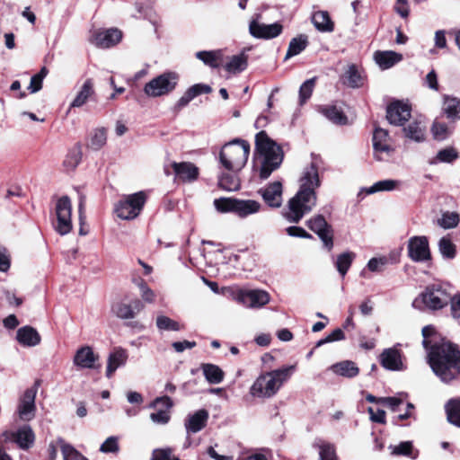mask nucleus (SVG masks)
Wrapping results in <instances>:
<instances>
[{"mask_svg": "<svg viewBox=\"0 0 460 460\" xmlns=\"http://www.w3.org/2000/svg\"><path fill=\"white\" fill-rule=\"evenodd\" d=\"M355 258L356 254L353 252H345L337 256L334 266L342 278L347 274Z\"/></svg>", "mask_w": 460, "mask_h": 460, "instance_id": "79ce46f5", "label": "nucleus"}, {"mask_svg": "<svg viewBox=\"0 0 460 460\" xmlns=\"http://www.w3.org/2000/svg\"><path fill=\"white\" fill-rule=\"evenodd\" d=\"M222 50H203L198 51L195 54V57L202 61L204 65L211 67L217 68L220 66L222 59Z\"/></svg>", "mask_w": 460, "mask_h": 460, "instance_id": "4c0bfd02", "label": "nucleus"}, {"mask_svg": "<svg viewBox=\"0 0 460 460\" xmlns=\"http://www.w3.org/2000/svg\"><path fill=\"white\" fill-rule=\"evenodd\" d=\"M296 369L295 365L261 374L250 387V394L254 398H271L291 377Z\"/></svg>", "mask_w": 460, "mask_h": 460, "instance_id": "7ed1b4c3", "label": "nucleus"}, {"mask_svg": "<svg viewBox=\"0 0 460 460\" xmlns=\"http://www.w3.org/2000/svg\"><path fill=\"white\" fill-rule=\"evenodd\" d=\"M239 172H222L218 175V186L226 191H236L240 189L241 183L238 177Z\"/></svg>", "mask_w": 460, "mask_h": 460, "instance_id": "2f4dec72", "label": "nucleus"}, {"mask_svg": "<svg viewBox=\"0 0 460 460\" xmlns=\"http://www.w3.org/2000/svg\"><path fill=\"white\" fill-rule=\"evenodd\" d=\"M445 409L448 421L460 428V398L449 400Z\"/></svg>", "mask_w": 460, "mask_h": 460, "instance_id": "c03bdc74", "label": "nucleus"}, {"mask_svg": "<svg viewBox=\"0 0 460 460\" xmlns=\"http://www.w3.org/2000/svg\"><path fill=\"white\" fill-rule=\"evenodd\" d=\"M106 141L107 133L105 128H97L91 136L88 147L94 151L100 150L106 144Z\"/></svg>", "mask_w": 460, "mask_h": 460, "instance_id": "09e8293b", "label": "nucleus"}, {"mask_svg": "<svg viewBox=\"0 0 460 460\" xmlns=\"http://www.w3.org/2000/svg\"><path fill=\"white\" fill-rule=\"evenodd\" d=\"M346 84L352 87L358 88L363 84V78L355 65L349 66L345 73Z\"/></svg>", "mask_w": 460, "mask_h": 460, "instance_id": "3c124183", "label": "nucleus"}, {"mask_svg": "<svg viewBox=\"0 0 460 460\" xmlns=\"http://www.w3.org/2000/svg\"><path fill=\"white\" fill-rule=\"evenodd\" d=\"M263 201L272 208H279L283 202V185L280 181H272L258 190Z\"/></svg>", "mask_w": 460, "mask_h": 460, "instance_id": "f3484780", "label": "nucleus"}, {"mask_svg": "<svg viewBox=\"0 0 460 460\" xmlns=\"http://www.w3.org/2000/svg\"><path fill=\"white\" fill-rule=\"evenodd\" d=\"M426 128L420 120L413 119L403 128L404 136L415 142H423L425 140Z\"/></svg>", "mask_w": 460, "mask_h": 460, "instance_id": "c756f323", "label": "nucleus"}, {"mask_svg": "<svg viewBox=\"0 0 460 460\" xmlns=\"http://www.w3.org/2000/svg\"><path fill=\"white\" fill-rule=\"evenodd\" d=\"M212 91L211 87L208 84H196L190 86L186 93L190 95L191 100L201 93H208Z\"/></svg>", "mask_w": 460, "mask_h": 460, "instance_id": "e2e57ef3", "label": "nucleus"}, {"mask_svg": "<svg viewBox=\"0 0 460 460\" xmlns=\"http://www.w3.org/2000/svg\"><path fill=\"white\" fill-rule=\"evenodd\" d=\"M122 39V32L115 28L94 31L92 42L98 48L108 49L118 44Z\"/></svg>", "mask_w": 460, "mask_h": 460, "instance_id": "412c9836", "label": "nucleus"}, {"mask_svg": "<svg viewBox=\"0 0 460 460\" xmlns=\"http://www.w3.org/2000/svg\"><path fill=\"white\" fill-rule=\"evenodd\" d=\"M316 78L313 77L305 81L299 88V105H304L312 96L315 86Z\"/></svg>", "mask_w": 460, "mask_h": 460, "instance_id": "864d4df0", "label": "nucleus"}, {"mask_svg": "<svg viewBox=\"0 0 460 460\" xmlns=\"http://www.w3.org/2000/svg\"><path fill=\"white\" fill-rule=\"evenodd\" d=\"M344 339H345V334H344L343 331L340 328H337V329L333 330L324 339H321L320 341H318L316 343V347H320L325 343L342 341Z\"/></svg>", "mask_w": 460, "mask_h": 460, "instance_id": "680f3d73", "label": "nucleus"}, {"mask_svg": "<svg viewBox=\"0 0 460 460\" xmlns=\"http://www.w3.org/2000/svg\"><path fill=\"white\" fill-rule=\"evenodd\" d=\"M235 300L247 308H261L270 301V295L262 289H239Z\"/></svg>", "mask_w": 460, "mask_h": 460, "instance_id": "ddd939ff", "label": "nucleus"}, {"mask_svg": "<svg viewBox=\"0 0 460 460\" xmlns=\"http://www.w3.org/2000/svg\"><path fill=\"white\" fill-rule=\"evenodd\" d=\"M308 46V37L305 34H300L291 39L288 48L285 56V60H288L295 56L299 55Z\"/></svg>", "mask_w": 460, "mask_h": 460, "instance_id": "e433bc0d", "label": "nucleus"}, {"mask_svg": "<svg viewBox=\"0 0 460 460\" xmlns=\"http://www.w3.org/2000/svg\"><path fill=\"white\" fill-rule=\"evenodd\" d=\"M450 299L449 295L439 286L427 287L412 302V306L418 310H438L446 306Z\"/></svg>", "mask_w": 460, "mask_h": 460, "instance_id": "0eeeda50", "label": "nucleus"}, {"mask_svg": "<svg viewBox=\"0 0 460 460\" xmlns=\"http://www.w3.org/2000/svg\"><path fill=\"white\" fill-rule=\"evenodd\" d=\"M128 359L127 350L122 348H116L109 354L107 359L106 376L111 378L113 373L120 367L124 366Z\"/></svg>", "mask_w": 460, "mask_h": 460, "instance_id": "bb28decb", "label": "nucleus"}, {"mask_svg": "<svg viewBox=\"0 0 460 460\" xmlns=\"http://www.w3.org/2000/svg\"><path fill=\"white\" fill-rule=\"evenodd\" d=\"M143 307L141 301L136 299L131 305L123 302L115 303L112 305V312L120 319H132L135 317L136 312H140Z\"/></svg>", "mask_w": 460, "mask_h": 460, "instance_id": "a878e982", "label": "nucleus"}, {"mask_svg": "<svg viewBox=\"0 0 460 460\" xmlns=\"http://www.w3.org/2000/svg\"><path fill=\"white\" fill-rule=\"evenodd\" d=\"M375 60L382 69H388L400 62L402 56L394 51H376L375 53Z\"/></svg>", "mask_w": 460, "mask_h": 460, "instance_id": "7c9ffc66", "label": "nucleus"}, {"mask_svg": "<svg viewBox=\"0 0 460 460\" xmlns=\"http://www.w3.org/2000/svg\"><path fill=\"white\" fill-rule=\"evenodd\" d=\"M137 286L140 289L142 299L146 303H153L155 301V295L147 284L144 280H141Z\"/></svg>", "mask_w": 460, "mask_h": 460, "instance_id": "69168bd1", "label": "nucleus"}, {"mask_svg": "<svg viewBox=\"0 0 460 460\" xmlns=\"http://www.w3.org/2000/svg\"><path fill=\"white\" fill-rule=\"evenodd\" d=\"M250 154V144L242 139H234L225 144L219 153V163L228 172H240L246 164Z\"/></svg>", "mask_w": 460, "mask_h": 460, "instance_id": "39448f33", "label": "nucleus"}, {"mask_svg": "<svg viewBox=\"0 0 460 460\" xmlns=\"http://www.w3.org/2000/svg\"><path fill=\"white\" fill-rule=\"evenodd\" d=\"M389 134L386 129L376 128L373 133L374 156L378 161L386 160L393 153L389 144Z\"/></svg>", "mask_w": 460, "mask_h": 460, "instance_id": "dca6fc26", "label": "nucleus"}, {"mask_svg": "<svg viewBox=\"0 0 460 460\" xmlns=\"http://www.w3.org/2000/svg\"><path fill=\"white\" fill-rule=\"evenodd\" d=\"M119 438L115 436H111L101 445L100 451L104 454L118 453L119 450Z\"/></svg>", "mask_w": 460, "mask_h": 460, "instance_id": "13d9d810", "label": "nucleus"}, {"mask_svg": "<svg viewBox=\"0 0 460 460\" xmlns=\"http://www.w3.org/2000/svg\"><path fill=\"white\" fill-rule=\"evenodd\" d=\"M39 386L40 381H36L31 387L25 390L19 400L16 412L22 421H30L36 415L35 399Z\"/></svg>", "mask_w": 460, "mask_h": 460, "instance_id": "f8f14e48", "label": "nucleus"}, {"mask_svg": "<svg viewBox=\"0 0 460 460\" xmlns=\"http://www.w3.org/2000/svg\"><path fill=\"white\" fill-rule=\"evenodd\" d=\"M438 250L443 258L452 260L456 257V245L449 237L444 236L438 241Z\"/></svg>", "mask_w": 460, "mask_h": 460, "instance_id": "de8ad7c7", "label": "nucleus"}, {"mask_svg": "<svg viewBox=\"0 0 460 460\" xmlns=\"http://www.w3.org/2000/svg\"><path fill=\"white\" fill-rule=\"evenodd\" d=\"M180 76L176 72H164L146 83L144 93L151 98L167 95L176 88Z\"/></svg>", "mask_w": 460, "mask_h": 460, "instance_id": "6e6552de", "label": "nucleus"}, {"mask_svg": "<svg viewBox=\"0 0 460 460\" xmlns=\"http://www.w3.org/2000/svg\"><path fill=\"white\" fill-rule=\"evenodd\" d=\"M73 364L80 369L99 370L102 367L100 355L95 353L91 346L80 347L75 353Z\"/></svg>", "mask_w": 460, "mask_h": 460, "instance_id": "4468645a", "label": "nucleus"}, {"mask_svg": "<svg viewBox=\"0 0 460 460\" xmlns=\"http://www.w3.org/2000/svg\"><path fill=\"white\" fill-rule=\"evenodd\" d=\"M94 93L93 81V79L88 78L84 82L75 99L70 103L69 110L84 106L94 95Z\"/></svg>", "mask_w": 460, "mask_h": 460, "instance_id": "cd10ccee", "label": "nucleus"}, {"mask_svg": "<svg viewBox=\"0 0 460 460\" xmlns=\"http://www.w3.org/2000/svg\"><path fill=\"white\" fill-rule=\"evenodd\" d=\"M388 263V259L383 257H374L367 264V268L372 272H381L384 267Z\"/></svg>", "mask_w": 460, "mask_h": 460, "instance_id": "bf43d9fd", "label": "nucleus"}, {"mask_svg": "<svg viewBox=\"0 0 460 460\" xmlns=\"http://www.w3.org/2000/svg\"><path fill=\"white\" fill-rule=\"evenodd\" d=\"M411 106L403 102L395 101L386 109V119L390 124L402 126L411 118Z\"/></svg>", "mask_w": 460, "mask_h": 460, "instance_id": "6ab92c4d", "label": "nucleus"}, {"mask_svg": "<svg viewBox=\"0 0 460 460\" xmlns=\"http://www.w3.org/2000/svg\"><path fill=\"white\" fill-rule=\"evenodd\" d=\"M458 157V154L456 150L453 147H447L441 149L438 152L436 157L430 164H438V163H452Z\"/></svg>", "mask_w": 460, "mask_h": 460, "instance_id": "5fc2aeb1", "label": "nucleus"}, {"mask_svg": "<svg viewBox=\"0 0 460 460\" xmlns=\"http://www.w3.org/2000/svg\"><path fill=\"white\" fill-rule=\"evenodd\" d=\"M282 31L283 26L279 22L265 24L252 20L249 24V32L256 39L271 40L279 36Z\"/></svg>", "mask_w": 460, "mask_h": 460, "instance_id": "a211bd4d", "label": "nucleus"}, {"mask_svg": "<svg viewBox=\"0 0 460 460\" xmlns=\"http://www.w3.org/2000/svg\"><path fill=\"white\" fill-rule=\"evenodd\" d=\"M57 444L59 446L63 460H88L81 453H79L73 446L66 443L64 439L58 438Z\"/></svg>", "mask_w": 460, "mask_h": 460, "instance_id": "a18cd8bd", "label": "nucleus"}, {"mask_svg": "<svg viewBox=\"0 0 460 460\" xmlns=\"http://www.w3.org/2000/svg\"><path fill=\"white\" fill-rule=\"evenodd\" d=\"M82 159L81 146L77 144L66 155L64 165L70 170L75 169Z\"/></svg>", "mask_w": 460, "mask_h": 460, "instance_id": "603ef678", "label": "nucleus"}, {"mask_svg": "<svg viewBox=\"0 0 460 460\" xmlns=\"http://www.w3.org/2000/svg\"><path fill=\"white\" fill-rule=\"evenodd\" d=\"M163 406L164 409H159L155 412L150 414L151 420L159 425H165L169 422L171 415L169 410L172 407L173 403L170 397L162 396L155 398L150 404L151 408H156Z\"/></svg>", "mask_w": 460, "mask_h": 460, "instance_id": "4be33fe9", "label": "nucleus"}, {"mask_svg": "<svg viewBox=\"0 0 460 460\" xmlns=\"http://www.w3.org/2000/svg\"><path fill=\"white\" fill-rule=\"evenodd\" d=\"M330 370H332L336 375L348 378H352L358 376L359 372V369L356 364L350 360H343L333 364L330 367Z\"/></svg>", "mask_w": 460, "mask_h": 460, "instance_id": "473e14b6", "label": "nucleus"}, {"mask_svg": "<svg viewBox=\"0 0 460 460\" xmlns=\"http://www.w3.org/2000/svg\"><path fill=\"white\" fill-rule=\"evenodd\" d=\"M2 437L6 441L16 443L23 450L31 448L35 441V434L30 425H22L15 431H4Z\"/></svg>", "mask_w": 460, "mask_h": 460, "instance_id": "2eb2a0df", "label": "nucleus"}, {"mask_svg": "<svg viewBox=\"0 0 460 460\" xmlns=\"http://www.w3.org/2000/svg\"><path fill=\"white\" fill-rule=\"evenodd\" d=\"M380 363L383 367L391 371L403 369L402 353L395 347L385 349L380 355Z\"/></svg>", "mask_w": 460, "mask_h": 460, "instance_id": "5701e85b", "label": "nucleus"}, {"mask_svg": "<svg viewBox=\"0 0 460 460\" xmlns=\"http://www.w3.org/2000/svg\"><path fill=\"white\" fill-rule=\"evenodd\" d=\"M16 339L23 346L33 347L40 342L38 332L31 326H23L17 331Z\"/></svg>", "mask_w": 460, "mask_h": 460, "instance_id": "c85d7f7f", "label": "nucleus"}, {"mask_svg": "<svg viewBox=\"0 0 460 460\" xmlns=\"http://www.w3.org/2000/svg\"><path fill=\"white\" fill-rule=\"evenodd\" d=\"M255 149L262 157L259 176L261 180H266L272 172L281 165L284 157L283 151L265 131H261L256 135Z\"/></svg>", "mask_w": 460, "mask_h": 460, "instance_id": "20e7f679", "label": "nucleus"}, {"mask_svg": "<svg viewBox=\"0 0 460 460\" xmlns=\"http://www.w3.org/2000/svg\"><path fill=\"white\" fill-rule=\"evenodd\" d=\"M208 416V411L205 409H200L193 414H190L184 423L187 433L200 431L206 426Z\"/></svg>", "mask_w": 460, "mask_h": 460, "instance_id": "393cba45", "label": "nucleus"}, {"mask_svg": "<svg viewBox=\"0 0 460 460\" xmlns=\"http://www.w3.org/2000/svg\"><path fill=\"white\" fill-rule=\"evenodd\" d=\"M434 137L438 140H444L449 135V129L444 123L435 121L431 128Z\"/></svg>", "mask_w": 460, "mask_h": 460, "instance_id": "052dcab7", "label": "nucleus"}, {"mask_svg": "<svg viewBox=\"0 0 460 460\" xmlns=\"http://www.w3.org/2000/svg\"><path fill=\"white\" fill-rule=\"evenodd\" d=\"M312 22L314 27L322 32H332L334 29V24L326 11H318L314 13L312 16Z\"/></svg>", "mask_w": 460, "mask_h": 460, "instance_id": "f704fd0d", "label": "nucleus"}, {"mask_svg": "<svg viewBox=\"0 0 460 460\" xmlns=\"http://www.w3.org/2000/svg\"><path fill=\"white\" fill-rule=\"evenodd\" d=\"M307 227L322 241L324 248H333V229L323 215H315L306 221Z\"/></svg>", "mask_w": 460, "mask_h": 460, "instance_id": "9b49d317", "label": "nucleus"}, {"mask_svg": "<svg viewBox=\"0 0 460 460\" xmlns=\"http://www.w3.org/2000/svg\"><path fill=\"white\" fill-rule=\"evenodd\" d=\"M216 209L221 213H234L240 218H246L258 214L262 205L254 199H242L235 198H219L214 200Z\"/></svg>", "mask_w": 460, "mask_h": 460, "instance_id": "423d86ee", "label": "nucleus"}, {"mask_svg": "<svg viewBox=\"0 0 460 460\" xmlns=\"http://www.w3.org/2000/svg\"><path fill=\"white\" fill-rule=\"evenodd\" d=\"M451 304V314L460 323V294L449 299Z\"/></svg>", "mask_w": 460, "mask_h": 460, "instance_id": "774afa93", "label": "nucleus"}, {"mask_svg": "<svg viewBox=\"0 0 460 460\" xmlns=\"http://www.w3.org/2000/svg\"><path fill=\"white\" fill-rule=\"evenodd\" d=\"M319 164L316 157L305 166L299 178V189L282 210V217L288 222L297 224L316 206V190L321 186Z\"/></svg>", "mask_w": 460, "mask_h": 460, "instance_id": "f03ea898", "label": "nucleus"}, {"mask_svg": "<svg viewBox=\"0 0 460 460\" xmlns=\"http://www.w3.org/2000/svg\"><path fill=\"white\" fill-rule=\"evenodd\" d=\"M172 167L177 178L185 182H192L196 181L199 174V168L192 163L173 162Z\"/></svg>", "mask_w": 460, "mask_h": 460, "instance_id": "b1692460", "label": "nucleus"}, {"mask_svg": "<svg viewBox=\"0 0 460 460\" xmlns=\"http://www.w3.org/2000/svg\"><path fill=\"white\" fill-rule=\"evenodd\" d=\"M408 255L413 261H424L430 258L426 236H413L408 241Z\"/></svg>", "mask_w": 460, "mask_h": 460, "instance_id": "aec40b11", "label": "nucleus"}, {"mask_svg": "<svg viewBox=\"0 0 460 460\" xmlns=\"http://www.w3.org/2000/svg\"><path fill=\"white\" fill-rule=\"evenodd\" d=\"M146 199V196L144 191L128 195L116 204L114 211L120 219L132 220L140 214Z\"/></svg>", "mask_w": 460, "mask_h": 460, "instance_id": "1a4fd4ad", "label": "nucleus"}, {"mask_svg": "<svg viewBox=\"0 0 460 460\" xmlns=\"http://www.w3.org/2000/svg\"><path fill=\"white\" fill-rule=\"evenodd\" d=\"M319 111L334 124L345 125L348 121L343 111L335 105L321 106Z\"/></svg>", "mask_w": 460, "mask_h": 460, "instance_id": "72a5a7b5", "label": "nucleus"}, {"mask_svg": "<svg viewBox=\"0 0 460 460\" xmlns=\"http://www.w3.org/2000/svg\"><path fill=\"white\" fill-rule=\"evenodd\" d=\"M248 65V56L242 52L232 56L229 61L225 65V69L232 74L240 73L246 69Z\"/></svg>", "mask_w": 460, "mask_h": 460, "instance_id": "ea45409f", "label": "nucleus"}, {"mask_svg": "<svg viewBox=\"0 0 460 460\" xmlns=\"http://www.w3.org/2000/svg\"><path fill=\"white\" fill-rule=\"evenodd\" d=\"M422 345L428 352V363L433 373L445 384H449L460 375V350L456 345L447 342H434L436 334L433 325L424 326L421 330Z\"/></svg>", "mask_w": 460, "mask_h": 460, "instance_id": "f257e3e1", "label": "nucleus"}, {"mask_svg": "<svg viewBox=\"0 0 460 460\" xmlns=\"http://www.w3.org/2000/svg\"><path fill=\"white\" fill-rule=\"evenodd\" d=\"M388 448L391 450L393 456H410L412 459L417 457L416 454L413 455L412 443L411 441H403L395 446L391 445Z\"/></svg>", "mask_w": 460, "mask_h": 460, "instance_id": "8fccbe9b", "label": "nucleus"}, {"mask_svg": "<svg viewBox=\"0 0 460 460\" xmlns=\"http://www.w3.org/2000/svg\"><path fill=\"white\" fill-rule=\"evenodd\" d=\"M201 369L206 380L212 385L220 384L225 377L224 371L217 365L203 363Z\"/></svg>", "mask_w": 460, "mask_h": 460, "instance_id": "c9c22d12", "label": "nucleus"}, {"mask_svg": "<svg viewBox=\"0 0 460 460\" xmlns=\"http://www.w3.org/2000/svg\"><path fill=\"white\" fill-rule=\"evenodd\" d=\"M155 324L157 329L160 331L179 332L182 329V325L178 322L164 314L157 315Z\"/></svg>", "mask_w": 460, "mask_h": 460, "instance_id": "49530a36", "label": "nucleus"}, {"mask_svg": "<svg viewBox=\"0 0 460 460\" xmlns=\"http://www.w3.org/2000/svg\"><path fill=\"white\" fill-rule=\"evenodd\" d=\"M57 223L55 230L61 235H66L72 230V203L67 196H62L57 200L55 208Z\"/></svg>", "mask_w": 460, "mask_h": 460, "instance_id": "9d476101", "label": "nucleus"}, {"mask_svg": "<svg viewBox=\"0 0 460 460\" xmlns=\"http://www.w3.org/2000/svg\"><path fill=\"white\" fill-rule=\"evenodd\" d=\"M443 111L448 119H460V99L447 95L444 96Z\"/></svg>", "mask_w": 460, "mask_h": 460, "instance_id": "a19ab883", "label": "nucleus"}, {"mask_svg": "<svg viewBox=\"0 0 460 460\" xmlns=\"http://www.w3.org/2000/svg\"><path fill=\"white\" fill-rule=\"evenodd\" d=\"M212 91L211 87L208 84H196L190 86L186 93L190 95L191 100L201 93H208Z\"/></svg>", "mask_w": 460, "mask_h": 460, "instance_id": "0e129e2a", "label": "nucleus"}, {"mask_svg": "<svg viewBox=\"0 0 460 460\" xmlns=\"http://www.w3.org/2000/svg\"><path fill=\"white\" fill-rule=\"evenodd\" d=\"M49 70L47 69V67L43 66L41 67L39 73L31 76L30 84L28 86V90L30 91V93H35L41 90L42 82L44 78L47 76Z\"/></svg>", "mask_w": 460, "mask_h": 460, "instance_id": "6e6d98bb", "label": "nucleus"}, {"mask_svg": "<svg viewBox=\"0 0 460 460\" xmlns=\"http://www.w3.org/2000/svg\"><path fill=\"white\" fill-rule=\"evenodd\" d=\"M438 223L444 229L454 228L459 223V216L456 212H446L438 219Z\"/></svg>", "mask_w": 460, "mask_h": 460, "instance_id": "4d7b16f0", "label": "nucleus"}, {"mask_svg": "<svg viewBox=\"0 0 460 460\" xmlns=\"http://www.w3.org/2000/svg\"><path fill=\"white\" fill-rule=\"evenodd\" d=\"M380 403L391 409L392 411H398L402 400L398 397H380Z\"/></svg>", "mask_w": 460, "mask_h": 460, "instance_id": "338daca9", "label": "nucleus"}, {"mask_svg": "<svg viewBox=\"0 0 460 460\" xmlns=\"http://www.w3.org/2000/svg\"><path fill=\"white\" fill-rule=\"evenodd\" d=\"M313 447L319 451L320 460H338L335 446L321 438H316Z\"/></svg>", "mask_w": 460, "mask_h": 460, "instance_id": "58836bf2", "label": "nucleus"}, {"mask_svg": "<svg viewBox=\"0 0 460 460\" xmlns=\"http://www.w3.org/2000/svg\"><path fill=\"white\" fill-rule=\"evenodd\" d=\"M401 185L397 180L386 179L375 182L372 186L364 189L367 194H374L381 191H392Z\"/></svg>", "mask_w": 460, "mask_h": 460, "instance_id": "37998d69", "label": "nucleus"}]
</instances>
